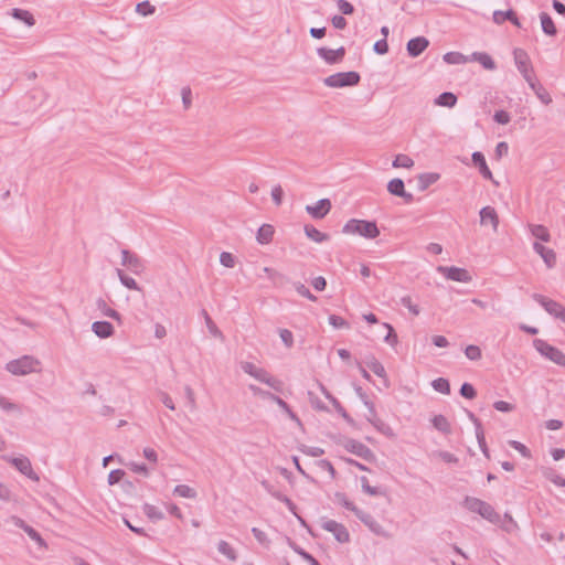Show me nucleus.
Returning a JSON list of instances; mask_svg holds the SVG:
<instances>
[{
  "instance_id": "57",
  "label": "nucleus",
  "mask_w": 565,
  "mask_h": 565,
  "mask_svg": "<svg viewBox=\"0 0 565 565\" xmlns=\"http://www.w3.org/2000/svg\"><path fill=\"white\" fill-rule=\"evenodd\" d=\"M401 303H402V306L407 308L412 315H414V316H418L419 315V312H420L419 307L416 303L413 302L411 296L402 297L401 298Z\"/></svg>"
},
{
  "instance_id": "49",
  "label": "nucleus",
  "mask_w": 565,
  "mask_h": 565,
  "mask_svg": "<svg viewBox=\"0 0 565 565\" xmlns=\"http://www.w3.org/2000/svg\"><path fill=\"white\" fill-rule=\"evenodd\" d=\"M414 166V161L407 154H397L393 160L394 168H412Z\"/></svg>"
},
{
  "instance_id": "32",
  "label": "nucleus",
  "mask_w": 565,
  "mask_h": 565,
  "mask_svg": "<svg viewBox=\"0 0 565 565\" xmlns=\"http://www.w3.org/2000/svg\"><path fill=\"white\" fill-rule=\"evenodd\" d=\"M11 15L19 20V21H22L23 23H25L28 26H32L35 24V19L34 17L32 15L31 12H29L28 10H24V9H19V8H14L11 10Z\"/></svg>"
},
{
  "instance_id": "12",
  "label": "nucleus",
  "mask_w": 565,
  "mask_h": 565,
  "mask_svg": "<svg viewBox=\"0 0 565 565\" xmlns=\"http://www.w3.org/2000/svg\"><path fill=\"white\" fill-rule=\"evenodd\" d=\"M345 53L347 50L344 46H340L335 50L324 46L317 49L318 56L321 57L329 65L341 63L345 56Z\"/></svg>"
},
{
  "instance_id": "34",
  "label": "nucleus",
  "mask_w": 565,
  "mask_h": 565,
  "mask_svg": "<svg viewBox=\"0 0 565 565\" xmlns=\"http://www.w3.org/2000/svg\"><path fill=\"white\" fill-rule=\"evenodd\" d=\"M457 96L451 92L441 93L436 99L435 104L443 107H454L457 104Z\"/></svg>"
},
{
  "instance_id": "53",
  "label": "nucleus",
  "mask_w": 565,
  "mask_h": 565,
  "mask_svg": "<svg viewBox=\"0 0 565 565\" xmlns=\"http://www.w3.org/2000/svg\"><path fill=\"white\" fill-rule=\"evenodd\" d=\"M466 356L471 361H478L481 359V349L478 345L470 344L465 349Z\"/></svg>"
},
{
  "instance_id": "18",
  "label": "nucleus",
  "mask_w": 565,
  "mask_h": 565,
  "mask_svg": "<svg viewBox=\"0 0 565 565\" xmlns=\"http://www.w3.org/2000/svg\"><path fill=\"white\" fill-rule=\"evenodd\" d=\"M429 45V41L425 36H416L411 39L406 44L407 54L411 57L419 56Z\"/></svg>"
},
{
  "instance_id": "15",
  "label": "nucleus",
  "mask_w": 565,
  "mask_h": 565,
  "mask_svg": "<svg viewBox=\"0 0 565 565\" xmlns=\"http://www.w3.org/2000/svg\"><path fill=\"white\" fill-rule=\"evenodd\" d=\"M331 201L329 199H321L315 205H307L306 212L316 220L323 218L331 210Z\"/></svg>"
},
{
  "instance_id": "55",
  "label": "nucleus",
  "mask_w": 565,
  "mask_h": 565,
  "mask_svg": "<svg viewBox=\"0 0 565 565\" xmlns=\"http://www.w3.org/2000/svg\"><path fill=\"white\" fill-rule=\"evenodd\" d=\"M274 498L279 500L280 502L285 503L288 510L294 514L297 515V505L294 503V501L288 498L284 493H274Z\"/></svg>"
},
{
  "instance_id": "42",
  "label": "nucleus",
  "mask_w": 565,
  "mask_h": 565,
  "mask_svg": "<svg viewBox=\"0 0 565 565\" xmlns=\"http://www.w3.org/2000/svg\"><path fill=\"white\" fill-rule=\"evenodd\" d=\"M367 420L374 426V428L380 431L381 434L387 436V437H393L394 436V433H393V429L391 428L390 425H387L386 423H384L382 419H373V418H367Z\"/></svg>"
},
{
  "instance_id": "2",
  "label": "nucleus",
  "mask_w": 565,
  "mask_h": 565,
  "mask_svg": "<svg viewBox=\"0 0 565 565\" xmlns=\"http://www.w3.org/2000/svg\"><path fill=\"white\" fill-rule=\"evenodd\" d=\"M342 232L344 234H359L369 239H373L380 235V230L375 221L356 218L349 220L344 224Z\"/></svg>"
},
{
  "instance_id": "33",
  "label": "nucleus",
  "mask_w": 565,
  "mask_h": 565,
  "mask_svg": "<svg viewBox=\"0 0 565 565\" xmlns=\"http://www.w3.org/2000/svg\"><path fill=\"white\" fill-rule=\"evenodd\" d=\"M433 426L440 433L448 435L451 433V426L448 419L439 414L433 417L431 419Z\"/></svg>"
},
{
  "instance_id": "25",
  "label": "nucleus",
  "mask_w": 565,
  "mask_h": 565,
  "mask_svg": "<svg viewBox=\"0 0 565 565\" xmlns=\"http://www.w3.org/2000/svg\"><path fill=\"white\" fill-rule=\"evenodd\" d=\"M469 61H476L482 65L483 68L493 71L497 65L493 58L486 52H475L471 54Z\"/></svg>"
},
{
  "instance_id": "40",
  "label": "nucleus",
  "mask_w": 565,
  "mask_h": 565,
  "mask_svg": "<svg viewBox=\"0 0 565 565\" xmlns=\"http://www.w3.org/2000/svg\"><path fill=\"white\" fill-rule=\"evenodd\" d=\"M447 64H465L469 61V57L465 56L460 52H448L443 56Z\"/></svg>"
},
{
  "instance_id": "48",
  "label": "nucleus",
  "mask_w": 565,
  "mask_h": 565,
  "mask_svg": "<svg viewBox=\"0 0 565 565\" xmlns=\"http://www.w3.org/2000/svg\"><path fill=\"white\" fill-rule=\"evenodd\" d=\"M173 493L188 499H193L196 497V491L186 484H178L174 488Z\"/></svg>"
},
{
  "instance_id": "46",
  "label": "nucleus",
  "mask_w": 565,
  "mask_h": 565,
  "mask_svg": "<svg viewBox=\"0 0 565 565\" xmlns=\"http://www.w3.org/2000/svg\"><path fill=\"white\" fill-rule=\"evenodd\" d=\"M431 386L441 394H450V383L447 379L438 377L431 382Z\"/></svg>"
},
{
  "instance_id": "43",
  "label": "nucleus",
  "mask_w": 565,
  "mask_h": 565,
  "mask_svg": "<svg viewBox=\"0 0 565 565\" xmlns=\"http://www.w3.org/2000/svg\"><path fill=\"white\" fill-rule=\"evenodd\" d=\"M143 513L152 521H159L163 519V513L154 505L145 503L142 507Z\"/></svg>"
},
{
  "instance_id": "31",
  "label": "nucleus",
  "mask_w": 565,
  "mask_h": 565,
  "mask_svg": "<svg viewBox=\"0 0 565 565\" xmlns=\"http://www.w3.org/2000/svg\"><path fill=\"white\" fill-rule=\"evenodd\" d=\"M96 306H97L98 310H100L104 316L111 318V319L118 321L119 323H121V315L118 311H116L115 309H111L110 307H108L107 302L103 298L97 299Z\"/></svg>"
},
{
  "instance_id": "62",
  "label": "nucleus",
  "mask_w": 565,
  "mask_h": 565,
  "mask_svg": "<svg viewBox=\"0 0 565 565\" xmlns=\"http://www.w3.org/2000/svg\"><path fill=\"white\" fill-rule=\"evenodd\" d=\"M329 323L335 329L349 328V322L337 315L329 316Z\"/></svg>"
},
{
  "instance_id": "64",
  "label": "nucleus",
  "mask_w": 565,
  "mask_h": 565,
  "mask_svg": "<svg viewBox=\"0 0 565 565\" xmlns=\"http://www.w3.org/2000/svg\"><path fill=\"white\" fill-rule=\"evenodd\" d=\"M544 476L555 486L562 488L565 487V479L562 476L557 475L555 471L550 470L548 472H545Z\"/></svg>"
},
{
  "instance_id": "9",
  "label": "nucleus",
  "mask_w": 565,
  "mask_h": 565,
  "mask_svg": "<svg viewBox=\"0 0 565 565\" xmlns=\"http://www.w3.org/2000/svg\"><path fill=\"white\" fill-rule=\"evenodd\" d=\"M121 265L136 275H140L146 269L143 259L129 249L121 250Z\"/></svg>"
},
{
  "instance_id": "16",
  "label": "nucleus",
  "mask_w": 565,
  "mask_h": 565,
  "mask_svg": "<svg viewBox=\"0 0 565 565\" xmlns=\"http://www.w3.org/2000/svg\"><path fill=\"white\" fill-rule=\"evenodd\" d=\"M11 521L13 522V524L15 526L22 529L29 535V537L32 541H34L39 546H41V547L46 546V543L43 540V537L41 536V534L34 527L26 524L24 520H22L19 516L12 515Z\"/></svg>"
},
{
  "instance_id": "50",
  "label": "nucleus",
  "mask_w": 565,
  "mask_h": 565,
  "mask_svg": "<svg viewBox=\"0 0 565 565\" xmlns=\"http://www.w3.org/2000/svg\"><path fill=\"white\" fill-rule=\"evenodd\" d=\"M156 11V7L152 6L149 1H142V2H139L137 6H136V12L141 14L142 17H148V15H151L153 14Z\"/></svg>"
},
{
  "instance_id": "54",
  "label": "nucleus",
  "mask_w": 565,
  "mask_h": 565,
  "mask_svg": "<svg viewBox=\"0 0 565 565\" xmlns=\"http://www.w3.org/2000/svg\"><path fill=\"white\" fill-rule=\"evenodd\" d=\"M296 291L310 301H317V297L302 282H294Z\"/></svg>"
},
{
  "instance_id": "7",
  "label": "nucleus",
  "mask_w": 565,
  "mask_h": 565,
  "mask_svg": "<svg viewBox=\"0 0 565 565\" xmlns=\"http://www.w3.org/2000/svg\"><path fill=\"white\" fill-rule=\"evenodd\" d=\"M343 447L347 451L362 458L365 461L372 462L375 460L374 452L367 446L356 439H345Z\"/></svg>"
},
{
  "instance_id": "29",
  "label": "nucleus",
  "mask_w": 565,
  "mask_h": 565,
  "mask_svg": "<svg viewBox=\"0 0 565 565\" xmlns=\"http://www.w3.org/2000/svg\"><path fill=\"white\" fill-rule=\"evenodd\" d=\"M439 173L427 172L418 175V190L425 191L439 180Z\"/></svg>"
},
{
  "instance_id": "52",
  "label": "nucleus",
  "mask_w": 565,
  "mask_h": 565,
  "mask_svg": "<svg viewBox=\"0 0 565 565\" xmlns=\"http://www.w3.org/2000/svg\"><path fill=\"white\" fill-rule=\"evenodd\" d=\"M476 437H477L480 450L482 451L484 457L489 459L490 458V452H489V448H488L487 443H486V437H484L483 428L476 430Z\"/></svg>"
},
{
  "instance_id": "19",
  "label": "nucleus",
  "mask_w": 565,
  "mask_h": 565,
  "mask_svg": "<svg viewBox=\"0 0 565 565\" xmlns=\"http://www.w3.org/2000/svg\"><path fill=\"white\" fill-rule=\"evenodd\" d=\"M480 223L481 225L491 224L494 232L498 231L499 216L494 207L484 206L480 210Z\"/></svg>"
},
{
  "instance_id": "47",
  "label": "nucleus",
  "mask_w": 565,
  "mask_h": 565,
  "mask_svg": "<svg viewBox=\"0 0 565 565\" xmlns=\"http://www.w3.org/2000/svg\"><path fill=\"white\" fill-rule=\"evenodd\" d=\"M531 232L533 236H535L537 239L542 242H550L551 239L548 230L544 225H533Z\"/></svg>"
},
{
  "instance_id": "5",
  "label": "nucleus",
  "mask_w": 565,
  "mask_h": 565,
  "mask_svg": "<svg viewBox=\"0 0 565 565\" xmlns=\"http://www.w3.org/2000/svg\"><path fill=\"white\" fill-rule=\"evenodd\" d=\"M533 345L541 355L554 362L555 364L565 367V353H563L559 349L551 345L542 339H535L533 341Z\"/></svg>"
},
{
  "instance_id": "1",
  "label": "nucleus",
  "mask_w": 565,
  "mask_h": 565,
  "mask_svg": "<svg viewBox=\"0 0 565 565\" xmlns=\"http://www.w3.org/2000/svg\"><path fill=\"white\" fill-rule=\"evenodd\" d=\"M463 505L470 512L479 514L490 523L498 524L500 522L501 518L495 509L490 503L481 499L475 497H466L463 500Z\"/></svg>"
},
{
  "instance_id": "24",
  "label": "nucleus",
  "mask_w": 565,
  "mask_h": 565,
  "mask_svg": "<svg viewBox=\"0 0 565 565\" xmlns=\"http://www.w3.org/2000/svg\"><path fill=\"white\" fill-rule=\"evenodd\" d=\"M529 86L544 105H550L552 103L553 99L550 93L536 78L531 82Z\"/></svg>"
},
{
  "instance_id": "17",
  "label": "nucleus",
  "mask_w": 565,
  "mask_h": 565,
  "mask_svg": "<svg viewBox=\"0 0 565 565\" xmlns=\"http://www.w3.org/2000/svg\"><path fill=\"white\" fill-rule=\"evenodd\" d=\"M355 516L365 525L369 527V530L376 534V535H385V531L383 529V526L376 521V519L363 511L360 509V511H356V514Z\"/></svg>"
},
{
  "instance_id": "26",
  "label": "nucleus",
  "mask_w": 565,
  "mask_h": 565,
  "mask_svg": "<svg viewBox=\"0 0 565 565\" xmlns=\"http://www.w3.org/2000/svg\"><path fill=\"white\" fill-rule=\"evenodd\" d=\"M303 231L306 236L316 243H323L330 238L329 234L320 232L311 224H306Z\"/></svg>"
},
{
  "instance_id": "22",
  "label": "nucleus",
  "mask_w": 565,
  "mask_h": 565,
  "mask_svg": "<svg viewBox=\"0 0 565 565\" xmlns=\"http://www.w3.org/2000/svg\"><path fill=\"white\" fill-rule=\"evenodd\" d=\"M492 19L493 22L497 24H502L505 21H510L515 26H521L520 20L512 9H509L507 11L497 10L493 12Z\"/></svg>"
},
{
  "instance_id": "23",
  "label": "nucleus",
  "mask_w": 565,
  "mask_h": 565,
  "mask_svg": "<svg viewBox=\"0 0 565 565\" xmlns=\"http://www.w3.org/2000/svg\"><path fill=\"white\" fill-rule=\"evenodd\" d=\"M92 330L100 339H107L114 334V327L108 321L93 322Z\"/></svg>"
},
{
  "instance_id": "60",
  "label": "nucleus",
  "mask_w": 565,
  "mask_h": 565,
  "mask_svg": "<svg viewBox=\"0 0 565 565\" xmlns=\"http://www.w3.org/2000/svg\"><path fill=\"white\" fill-rule=\"evenodd\" d=\"M279 335L286 348L290 349L294 347V334L288 329H279Z\"/></svg>"
},
{
  "instance_id": "59",
  "label": "nucleus",
  "mask_w": 565,
  "mask_h": 565,
  "mask_svg": "<svg viewBox=\"0 0 565 565\" xmlns=\"http://www.w3.org/2000/svg\"><path fill=\"white\" fill-rule=\"evenodd\" d=\"M299 450L310 457H320L324 454V450L320 447H309L306 445H301Z\"/></svg>"
},
{
  "instance_id": "13",
  "label": "nucleus",
  "mask_w": 565,
  "mask_h": 565,
  "mask_svg": "<svg viewBox=\"0 0 565 565\" xmlns=\"http://www.w3.org/2000/svg\"><path fill=\"white\" fill-rule=\"evenodd\" d=\"M438 271L444 274V276L447 279L454 280V281H458V282H470L471 279H472V277L469 274V271L467 269L460 268V267H455V266L444 267V266H439L438 267Z\"/></svg>"
},
{
  "instance_id": "10",
  "label": "nucleus",
  "mask_w": 565,
  "mask_h": 565,
  "mask_svg": "<svg viewBox=\"0 0 565 565\" xmlns=\"http://www.w3.org/2000/svg\"><path fill=\"white\" fill-rule=\"evenodd\" d=\"M6 461L11 463L22 475L30 478L33 481H39V476L33 471L31 461L28 457H3Z\"/></svg>"
},
{
  "instance_id": "8",
  "label": "nucleus",
  "mask_w": 565,
  "mask_h": 565,
  "mask_svg": "<svg viewBox=\"0 0 565 565\" xmlns=\"http://www.w3.org/2000/svg\"><path fill=\"white\" fill-rule=\"evenodd\" d=\"M321 527L324 531L332 533L334 539L339 543L350 542V533H349L348 529L342 523H339L334 520L322 519Z\"/></svg>"
},
{
  "instance_id": "63",
  "label": "nucleus",
  "mask_w": 565,
  "mask_h": 565,
  "mask_svg": "<svg viewBox=\"0 0 565 565\" xmlns=\"http://www.w3.org/2000/svg\"><path fill=\"white\" fill-rule=\"evenodd\" d=\"M493 120L500 125H507L510 122L511 116L508 111L500 109L494 113Z\"/></svg>"
},
{
  "instance_id": "58",
  "label": "nucleus",
  "mask_w": 565,
  "mask_h": 565,
  "mask_svg": "<svg viewBox=\"0 0 565 565\" xmlns=\"http://www.w3.org/2000/svg\"><path fill=\"white\" fill-rule=\"evenodd\" d=\"M126 472L122 469H114L108 475V483L109 486H114L122 481Z\"/></svg>"
},
{
  "instance_id": "28",
  "label": "nucleus",
  "mask_w": 565,
  "mask_h": 565,
  "mask_svg": "<svg viewBox=\"0 0 565 565\" xmlns=\"http://www.w3.org/2000/svg\"><path fill=\"white\" fill-rule=\"evenodd\" d=\"M540 20H541L542 30L546 35H548V36L556 35L557 29L554 24L553 19L551 18V15L548 13L541 12Z\"/></svg>"
},
{
  "instance_id": "35",
  "label": "nucleus",
  "mask_w": 565,
  "mask_h": 565,
  "mask_svg": "<svg viewBox=\"0 0 565 565\" xmlns=\"http://www.w3.org/2000/svg\"><path fill=\"white\" fill-rule=\"evenodd\" d=\"M116 274L120 280V282L130 290L141 291V287L137 284V281L128 276L122 269L117 268Z\"/></svg>"
},
{
  "instance_id": "36",
  "label": "nucleus",
  "mask_w": 565,
  "mask_h": 565,
  "mask_svg": "<svg viewBox=\"0 0 565 565\" xmlns=\"http://www.w3.org/2000/svg\"><path fill=\"white\" fill-rule=\"evenodd\" d=\"M202 316L204 317V320H205V324L209 329V332L215 337V338H220V339H224V335L222 333V331L217 328V326L215 324V322L212 320V318L210 317V315L207 313V311L205 309H202L201 311Z\"/></svg>"
},
{
  "instance_id": "3",
  "label": "nucleus",
  "mask_w": 565,
  "mask_h": 565,
  "mask_svg": "<svg viewBox=\"0 0 565 565\" xmlns=\"http://www.w3.org/2000/svg\"><path fill=\"white\" fill-rule=\"evenodd\" d=\"M40 361L31 355H23L7 363L6 370L13 375H26L39 371Z\"/></svg>"
},
{
  "instance_id": "41",
  "label": "nucleus",
  "mask_w": 565,
  "mask_h": 565,
  "mask_svg": "<svg viewBox=\"0 0 565 565\" xmlns=\"http://www.w3.org/2000/svg\"><path fill=\"white\" fill-rule=\"evenodd\" d=\"M289 545L298 555H300L306 562H308L309 565H320V563L310 553L305 551L296 543L289 541Z\"/></svg>"
},
{
  "instance_id": "14",
  "label": "nucleus",
  "mask_w": 565,
  "mask_h": 565,
  "mask_svg": "<svg viewBox=\"0 0 565 565\" xmlns=\"http://www.w3.org/2000/svg\"><path fill=\"white\" fill-rule=\"evenodd\" d=\"M254 379L257 381L265 383L273 390H275L278 393H281L284 390V382L275 376H273L269 372H267L265 369L259 367L257 372H255Z\"/></svg>"
},
{
  "instance_id": "4",
  "label": "nucleus",
  "mask_w": 565,
  "mask_h": 565,
  "mask_svg": "<svg viewBox=\"0 0 565 565\" xmlns=\"http://www.w3.org/2000/svg\"><path fill=\"white\" fill-rule=\"evenodd\" d=\"M361 81V75L355 71L339 72L323 78V84L332 88L356 86Z\"/></svg>"
},
{
  "instance_id": "6",
  "label": "nucleus",
  "mask_w": 565,
  "mask_h": 565,
  "mask_svg": "<svg viewBox=\"0 0 565 565\" xmlns=\"http://www.w3.org/2000/svg\"><path fill=\"white\" fill-rule=\"evenodd\" d=\"M514 63L518 71L522 74L527 84L533 82L536 77L531 64V60L526 51L523 49H514L513 51Z\"/></svg>"
},
{
  "instance_id": "39",
  "label": "nucleus",
  "mask_w": 565,
  "mask_h": 565,
  "mask_svg": "<svg viewBox=\"0 0 565 565\" xmlns=\"http://www.w3.org/2000/svg\"><path fill=\"white\" fill-rule=\"evenodd\" d=\"M334 498L340 505L353 512L354 514H356V511H360V509L348 499L344 492H335Z\"/></svg>"
},
{
  "instance_id": "11",
  "label": "nucleus",
  "mask_w": 565,
  "mask_h": 565,
  "mask_svg": "<svg viewBox=\"0 0 565 565\" xmlns=\"http://www.w3.org/2000/svg\"><path fill=\"white\" fill-rule=\"evenodd\" d=\"M532 298L539 305H541L548 315L553 316L555 319H558L565 309V307L561 302L550 299L541 294H533Z\"/></svg>"
},
{
  "instance_id": "56",
  "label": "nucleus",
  "mask_w": 565,
  "mask_h": 565,
  "mask_svg": "<svg viewBox=\"0 0 565 565\" xmlns=\"http://www.w3.org/2000/svg\"><path fill=\"white\" fill-rule=\"evenodd\" d=\"M459 393L462 397L467 398V399H472L477 396V391L476 388L473 387L472 384L470 383H467L465 382L460 390H459Z\"/></svg>"
},
{
  "instance_id": "27",
  "label": "nucleus",
  "mask_w": 565,
  "mask_h": 565,
  "mask_svg": "<svg viewBox=\"0 0 565 565\" xmlns=\"http://www.w3.org/2000/svg\"><path fill=\"white\" fill-rule=\"evenodd\" d=\"M274 233L275 230L273 225L263 224L257 231L256 239L262 245L268 244L273 241Z\"/></svg>"
},
{
  "instance_id": "44",
  "label": "nucleus",
  "mask_w": 565,
  "mask_h": 565,
  "mask_svg": "<svg viewBox=\"0 0 565 565\" xmlns=\"http://www.w3.org/2000/svg\"><path fill=\"white\" fill-rule=\"evenodd\" d=\"M217 550L221 554L225 555L231 561L237 559V554L235 550L226 542V541H220L217 544Z\"/></svg>"
},
{
  "instance_id": "38",
  "label": "nucleus",
  "mask_w": 565,
  "mask_h": 565,
  "mask_svg": "<svg viewBox=\"0 0 565 565\" xmlns=\"http://www.w3.org/2000/svg\"><path fill=\"white\" fill-rule=\"evenodd\" d=\"M387 191L395 196H399L405 191L404 181L399 178L392 179L387 184Z\"/></svg>"
},
{
  "instance_id": "21",
  "label": "nucleus",
  "mask_w": 565,
  "mask_h": 565,
  "mask_svg": "<svg viewBox=\"0 0 565 565\" xmlns=\"http://www.w3.org/2000/svg\"><path fill=\"white\" fill-rule=\"evenodd\" d=\"M533 249L543 258L544 263L548 268H552L556 264V254L553 249L545 247L541 243L535 242Z\"/></svg>"
},
{
  "instance_id": "61",
  "label": "nucleus",
  "mask_w": 565,
  "mask_h": 565,
  "mask_svg": "<svg viewBox=\"0 0 565 565\" xmlns=\"http://www.w3.org/2000/svg\"><path fill=\"white\" fill-rule=\"evenodd\" d=\"M337 7L343 15H350V14H353V12H354L353 4L347 0H338Z\"/></svg>"
},
{
  "instance_id": "45",
  "label": "nucleus",
  "mask_w": 565,
  "mask_h": 565,
  "mask_svg": "<svg viewBox=\"0 0 565 565\" xmlns=\"http://www.w3.org/2000/svg\"><path fill=\"white\" fill-rule=\"evenodd\" d=\"M277 405L286 413V415L295 422L298 426H302L301 419L298 417V415L290 408V406L282 399L277 401Z\"/></svg>"
},
{
  "instance_id": "20",
  "label": "nucleus",
  "mask_w": 565,
  "mask_h": 565,
  "mask_svg": "<svg viewBox=\"0 0 565 565\" xmlns=\"http://www.w3.org/2000/svg\"><path fill=\"white\" fill-rule=\"evenodd\" d=\"M472 162L476 167H478L480 174L486 179L493 181V175L491 170L489 169L486 158L482 152L475 151L471 156Z\"/></svg>"
},
{
  "instance_id": "51",
  "label": "nucleus",
  "mask_w": 565,
  "mask_h": 565,
  "mask_svg": "<svg viewBox=\"0 0 565 565\" xmlns=\"http://www.w3.org/2000/svg\"><path fill=\"white\" fill-rule=\"evenodd\" d=\"M360 480H361V487H362V490H363L365 493H367V494H370V495H372V497H376V495H380V494H382V493H383V492L380 490V488L370 486V483H369V479H367L365 476H362V477L360 478Z\"/></svg>"
},
{
  "instance_id": "37",
  "label": "nucleus",
  "mask_w": 565,
  "mask_h": 565,
  "mask_svg": "<svg viewBox=\"0 0 565 565\" xmlns=\"http://www.w3.org/2000/svg\"><path fill=\"white\" fill-rule=\"evenodd\" d=\"M333 407L337 413L353 428H358L356 422L351 417L339 399H333Z\"/></svg>"
},
{
  "instance_id": "30",
  "label": "nucleus",
  "mask_w": 565,
  "mask_h": 565,
  "mask_svg": "<svg viewBox=\"0 0 565 565\" xmlns=\"http://www.w3.org/2000/svg\"><path fill=\"white\" fill-rule=\"evenodd\" d=\"M365 363L375 375L384 379L385 382H387L385 367L374 355L369 356Z\"/></svg>"
}]
</instances>
